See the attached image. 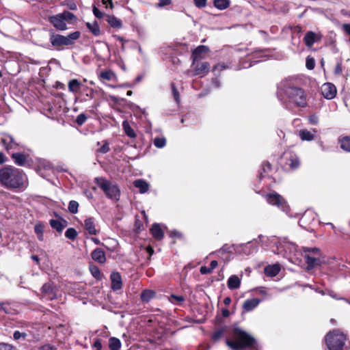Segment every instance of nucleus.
Instances as JSON below:
<instances>
[{
  "label": "nucleus",
  "instance_id": "1",
  "mask_svg": "<svg viewBox=\"0 0 350 350\" xmlns=\"http://www.w3.org/2000/svg\"><path fill=\"white\" fill-rule=\"evenodd\" d=\"M0 184L8 189H23L27 185V177L23 170L7 165L0 169Z\"/></svg>",
  "mask_w": 350,
  "mask_h": 350
},
{
  "label": "nucleus",
  "instance_id": "63",
  "mask_svg": "<svg viewBox=\"0 0 350 350\" xmlns=\"http://www.w3.org/2000/svg\"><path fill=\"white\" fill-rule=\"evenodd\" d=\"M87 90L90 91L89 94H87V96L90 97V98H93L94 96V91L92 88H86Z\"/></svg>",
  "mask_w": 350,
  "mask_h": 350
},
{
  "label": "nucleus",
  "instance_id": "13",
  "mask_svg": "<svg viewBox=\"0 0 350 350\" xmlns=\"http://www.w3.org/2000/svg\"><path fill=\"white\" fill-rule=\"evenodd\" d=\"M208 50V47L204 45H200L195 49L191 55L193 65H194L196 62L206 58Z\"/></svg>",
  "mask_w": 350,
  "mask_h": 350
},
{
  "label": "nucleus",
  "instance_id": "36",
  "mask_svg": "<svg viewBox=\"0 0 350 350\" xmlns=\"http://www.w3.org/2000/svg\"><path fill=\"white\" fill-rule=\"evenodd\" d=\"M155 293L151 290H145L141 294V299L143 301H149L154 296Z\"/></svg>",
  "mask_w": 350,
  "mask_h": 350
},
{
  "label": "nucleus",
  "instance_id": "43",
  "mask_svg": "<svg viewBox=\"0 0 350 350\" xmlns=\"http://www.w3.org/2000/svg\"><path fill=\"white\" fill-rule=\"evenodd\" d=\"M62 5L68 7L70 10H76L77 8V4L72 0H67L62 2Z\"/></svg>",
  "mask_w": 350,
  "mask_h": 350
},
{
  "label": "nucleus",
  "instance_id": "2",
  "mask_svg": "<svg viewBox=\"0 0 350 350\" xmlns=\"http://www.w3.org/2000/svg\"><path fill=\"white\" fill-rule=\"evenodd\" d=\"M232 340H226V345L232 350H240L250 347L255 342V339L243 329L235 327L232 333Z\"/></svg>",
  "mask_w": 350,
  "mask_h": 350
},
{
  "label": "nucleus",
  "instance_id": "51",
  "mask_svg": "<svg viewBox=\"0 0 350 350\" xmlns=\"http://www.w3.org/2000/svg\"><path fill=\"white\" fill-rule=\"evenodd\" d=\"M222 335H223V330L219 329V330L216 331L215 332H214V334H213L212 338L213 340L217 341L221 338Z\"/></svg>",
  "mask_w": 350,
  "mask_h": 350
},
{
  "label": "nucleus",
  "instance_id": "56",
  "mask_svg": "<svg viewBox=\"0 0 350 350\" xmlns=\"http://www.w3.org/2000/svg\"><path fill=\"white\" fill-rule=\"evenodd\" d=\"M342 71V66L340 64H337L336 66L334 72L336 75H340Z\"/></svg>",
  "mask_w": 350,
  "mask_h": 350
},
{
  "label": "nucleus",
  "instance_id": "64",
  "mask_svg": "<svg viewBox=\"0 0 350 350\" xmlns=\"http://www.w3.org/2000/svg\"><path fill=\"white\" fill-rule=\"evenodd\" d=\"M218 265L217 260H212L211 262L210 268L213 270L215 268H216Z\"/></svg>",
  "mask_w": 350,
  "mask_h": 350
},
{
  "label": "nucleus",
  "instance_id": "19",
  "mask_svg": "<svg viewBox=\"0 0 350 350\" xmlns=\"http://www.w3.org/2000/svg\"><path fill=\"white\" fill-rule=\"evenodd\" d=\"M92 258L100 264H104L106 262V257L105 252L100 248L95 249L91 254Z\"/></svg>",
  "mask_w": 350,
  "mask_h": 350
},
{
  "label": "nucleus",
  "instance_id": "27",
  "mask_svg": "<svg viewBox=\"0 0 350 350\" xmlns=\"http://www.w3.org/2000/svg\"><path fill=\"white\" fill-rule=\"evenodd\" d=\"M287 165H288L292 170L297 169L300 165L297 156L295 154H291L289 158L287 159Z\"/></svg>",
  "mask_w": 350,
  "mask_h": 350
},
{
  "label": "nucleus",
  "instance_id": "30",
  "mask_svg": "<svg viewBox=\"0 0 350 350\" xmlns=\"http://www.w3.org/2000/svg\"><path fill=\"white\" fill-rule=\"evenodd\" d=\"M107 22L113 28L120 29L122 27V21L113 16H108Z\"/></svg>",
  "mask_w": 350,
  "mask_h": 350
},
{
  "label": "nucleus",
  "instance_id": "62",
  "mask_svg": "<svg viewBox=\"0 0 350 350\" xmlns=\"http://www.w3.org/2000/svg\"><path fill=\"white\" fill-rule=\"evenodd\" d=\"M39 350H55V349L50 345H44L41 347Z\"/></svg>",
  "mask_w": 350,
  "mask_h": 350
},
{
  "label": "nucleus",
  "instance_id": "26",
  "mask_svg": "<svg viewBox=\"0 0 350 350\" xmlns=\"http://www.w3.org/2000/svg\"><path fill=\"white\" fill-rule=\"evenodd\" d=\"M133 185L139 189L141 193H144L148 191L149 185L142 179H137L133 182Z\"/></svg>",
  "mask_w": 350,
  "mask_h": 350
},
{
  "label": "nucleus",
  "instance_id": "50",
  "mask_svg": "<svg viewBox=\"0 0 350 350\" xmlns=\"http://www.w3.org/2000/svg\"><path fill=\"white\" fill-rule=\"evenodd\" d=\"M87 120V117L85 114L81 113L77 117V122L79 125H82Z\"/></svg>",
  "mask_w": 350,
  "mask_h": 350
},
{
  "label": "nucleus",
  "instance_id": "12",
  "mask_svg": "<svg viewBox=\"0 0 350 350\" xmlns=\"http://www.w3.org/2000/svg\"><path fill=\"white\" fill-rule=\"evenodd\" d=\"M321 91L323 97L328 100L333 99L337 93L336 86L331 83H325L323 84Z\"/></svg>",
  "mask_w": 350,
  "mask_h": 350
},
{
  "label": "nucleus",
  "instance_id": "61",
  "mask_svg": "<svg viewBox=\"0 0 350 350\" xmlns=\"http://www.w3.org/2000/svg\"><path fill=\"white\" fill-rule=\"evenodd\" d=\"M171 3V0H159V6H164Z\"/></svg>",
  "mask_w": 350,
  "mask_h": 350
},
{
  "label": "nucleus",
  "instance_id": "5",
  "mask_svg": "<svg viewBox=\"0 0 350 350\" xmlns=\"http://www.w3.org/2000/svg\"><path fill=\"white\" fill-rule=\"evenodd\" d=\"M346 336L338 330H333L325 336V342L329 350H341L345 345Z\"/></svg>",
  "mask_w": 350,
  "mask_h": 350
},
{
  "label": "nucleus",
  "instance_id": "42",
  "mask_svg": "<svg viewBox=\"0 0 350 350\" xmlns=\"http://www.w3.org/2000/svg\"><path fill=\"white\" fill-rule=\"evenodd\" d=\"M165 144H166V140L163 137L155 138L154 140V145L157 148H163L165 146Z\"/></svg>",
  "mask_w": 350,
  "mask_h": 350
},
{
  "label": "nucleus",
  "instance_id": "18",
  "mask_svg": "<svg viewBox=\"0 0 350 350\" xmlns=\"http://www.w3.org/2000/svg\"><path fill=\"white\" fill-rule=\"evenodd\" d=\"M84 228L91 235H95L97 234L95 219L93 217L87 218L84 221Z\"/></svg>",
  "mask_w": 350,
  "mask_h": 350
},
{
  "label": "nucleus",
  "instance_id": "31",
  "mask_svg": "<svg viewBox=\"0 0 350 350\" xmlns=\"http://www.w3.org/2000/svg\"><path fill=\"white\" fill-rule=\"evenodd\" d=\"M317 35L312 31L308 32L304 37V42L306 44L310 47L316 41Z\"/></svg>",
  "mask_w": 350,
  "mask_h": 350
},
{
  "label": "nucleus",
  "instance_id": "9",
  "mask_svg": "<svg viewBox=\"0 0 350 350\" xmlns=\"http://www.w3.org/2000/svg\"><path fill=\"white\" fill-rule=\"evenodd\" d=\"M267 202L273 206H276L282 211L288 213L290 208L286 204V200L278 193L275 192L268 193L265 196Z\"/></svg>",
  "mask_w": 350,
  "mask_h": 350
},
{
  "label": "nucleus",
  "instance_id": "16",
  "mask_svg": "<svg viewBox=\"0 0 350 350\" xmlns=\"http://www.w3.org/2000/svg\"><path fill=\"white\" fill-rule=\"evenodd\" d=\"M209 68V63L207 62H202L196 66L193 75L204 76L208 72Z\"/></svg>",
  "mask_w": 350,
  "mask_h": 350
},
{
  "label": "nucleus",
  "instance_id": "32",
  "mask_svg": "<svg viewBox=\"0 0 350 350\" xmlns=\"http://www.w3.org/2000/svg\"><path fill=\"white\" fill-rule=\"evenodd\" d=\"M34 230L38 240L42 241L44 240V225L40 222L37 223L34 226Z\"/></svg>",
  "mask_w": 350,
  "mask_h": 350
},
{
  "label": "nucleus",
  "instance_id": "55",
  "mask_svg": "<svg viewBox=\"0 0 350 350\" xmlns=\"http://www.w3.org/2000/svg\"><path fill=\"white\" fill-rule=\"evenodd\" d=\"M26 336L25 333H21L18 331H16L14 332L13 337L15 340H18L21 338H24Z\"/></svg>",
  "mask_w": 350,
  "mask_h": 350
},
{
  "label": "nucleus",
  "instance_id": "52",
  "mask_svg": "<svg viewBox=\"0 0 350 350\" xmlns=\"http://www.w3.org/2000/svg\"><path fill=\"white\" fill-rule=\"evenodd\" d=\"M93 13L94 16L98 18H101L103 16V14L96 7H93Z\"/></svg>",
  "mask_w": 350,
  "mask_h": 350
},
{
  "label": "nucleus",
  "instance_id": "29",
  "mask_svg": "<svg viewBox=\"0 0 350 350\" xmlns=\"http://www.w3.org/2000/svg\"><path fill=\"white\" fill-rule=\"evenodd\" d=\"M214 6L219 10L227 9L230 5V0H213Z\"/></svg>",
  "mask_w": 350,
  "mask_h": 350
},
{
  "label": "nucleus",
  "instance_id": "44",
  "mask_svg": "<svg viewBox=\"0 0 350 350\" xmlns=\"http://www.w3.org/2000/svg\"><path fill=\"white\" fill-rule=\"evenodd\" d=\"M169 299L172 304L182 303L185 300L183 296H178L174 295H172Z\"/></svg>",
  "mask_w": 350,
  "mask_h": 350
},
{
  "label": "nucleus",
  "instance_id": "20",
  "mask_svg": "<svg viewBox=\"0 0 350 350\" xmlns=\"http://www.w3.org/2000/svg\"><path fill=\"white\" fill-rule=\"evenodd\" d=\"M66 224H67L66 221L63 219H51L50 220L51 226L59 232H61L63 231L64 228L66 226Z\"/></svg>",
  "mask_w": 350,
  "mask_h": 350
},
{
  "label": "nucleus",
  "instance_id": "4",
  "mask_svg": "<svg viewBox=\"0 0 350 350\" xmlns=\"http://www.w3.org/2000/svg\"><path fill=\"white\" fill-rule=\"evenodd\" d=\"M94 181L108 198L116 201L120 199V190L116 184L111 183L103 177H97Z\"/></svg>",
  "mask_w": 350,
  "mask_h": 350
},
{
  "label": "nucleus",
  "instance_id": "11",
  "mask_svg": "<svg viewBox=\"0 0 350 350\" xmlns=\"http://www.w3.org/2000/svg\"><path fill=\"white\" fill-rule=\"evenodd\" d=\"M1 142L8 152L12 150H16L19 147L18 143L16 142L14 137L7 133H2Z\"/></svg>",
  "mask_w": 350,
  "mask_h": 350
},
{
  "label": "nucleus",
  "instance_id": "33",
  "mask_svg": "<svg viewBox=\"0 0 350 350\" xmlns=\"http://www.w3.org/2000/svg\"><path fill=\"white\" fill-rule=\"evenodd\" d=\"M86 26L94 36H97L100 35V27L96 22L87 23Z\"/></svg>",
  "mask_w": 350,
  "mask_h": 350
},
{
  "label": "nucleus",
  "instance_id": "21",
  "mask_svg": "<svg viewBox=\"0 0 350 350\" xmlns=\"http://www.w3.org/2000/svg\"><path fill=\"white\" fill-rule=\"evenodd\" d=\"M280 271L279 264L267 265L265 268V273L269 277H274L278 274Z\"/></svg>",
  "mask_w": 350,
  "mask_h": 350
},
{
  "label": "nucleus",
  "instance_id": "25",
  "mask_svg": "<svg viewBox=\"0 0 350 350\" xmlns=\"http://www.w3.org/2000/svg\"><path fill=\"white\" fill-rule=\"evenodd\" d=\"M315 133V130L311 132L306 129H302L299 131V136L302 141H312L314 139Z\"/></svg>",
  "mask_w": 350,
  "mask_h": 350
},
{
  "label": "nucleus",
  "instance_id": "53",
  "mask_svg": "<svg viewBox=\"0 0 350 350\" xmlns=\"http://www.w3.org/2000/svg\"><path fill=\"white\" fill-rule=\"evenodd\" d=\"M200 271L202 274H208L211 273L213 271V270L210 267L202 266L200 267Z\"/></svg>",
  "mask_w": 350,
  "mask_h": 350
},
{
  "label": "nucleus",
  "instance_id": "34",
  "mask_svg": "<svg viewBox=\"0 0 350 350\" xmlns=\"http://www.w3.org/2000/svg\"><path fill=\"white\" fill-rule=\"evenodd\" d=\"M81 86V83L77 79H72L68 82V90L71 92H76Z\"/></svg>",
  "mask_w": 350,
  "mask_h": 350
},
{
  "label": "nucleus",
  "instance_id": "22",
  "mask_svg": "<svg viewBox=\"0 0 350 350\" xmlns=\"http://www.w3.org/2000/svg\"><path fill=\"white\" fill-rule=\"evenodd\" d=\"M11 157L14 163L18 166H24L27 163V157L23 153H12Z\"/></svg>",
  "mask_w": 350,
  "mask_h": 350
},
{
  "label": "nucleus",
  "instance_id": "7",
  "mask_svg": "<svg viewBox=\"0 0 350 350\" xmlns=\"http://www.w3.org/2000/svg\"><path fill=\"white\" fill-rule=\"evenodd\" d=\"M80 36L81 33L78 31L72 32L66 36L53 34L50 38V42L53 46H68L74 44Z\"/></svg>",
  "mask_w": 350,
  "mask_h": 350
},
{
  "label": "nucleus",
  "instance_id": "8",
  "mask_svg": "<svg viewBox=\"0 0 350 350\" xmlns=\"http://www.w3.org/2000/svg\"><path fill=\"white\" fill-rule=\"evenodd\" d=\"M301 256H304L308 265V269H310L319 264L321 254L320 250L317 247H304L303 253L301 252Z\"/></svg>",
  "mask_w": 350,
  "mask_h": 350
},
{
  "label": "nucleus",
  "instance_id": "37",
  "mask_svg": "<svg viewBox=\"0 0 350 350\" xmlns=\"http://www.w3.org/2000/svg\"><path fill=\"white\" fill-rule=\"evenodd\" d=\"M121 347V342L118 338H111L109 339V348L111 350H119Z\"/></svg>",
  "mask_w": 350,
  "mask_h": 350
},
{
  "label": "nucleus",
  "instance_id": "23",
  "mask_svg": "<svg viewBox=\"0 0 350 350\" xmlns=\"http://www.w3.org/2000/svg\"><path fill=\"white\" fill-rule=\"evenodd\" d=\"M227 284L229 289L239 288L241 285V279L237 275H233L228 278Z\"/></svg>",
  "mask_w": 350,
  "mask_h": 350
},
{
  "label": "nucleus",
  "instance_id": "28",
  "mask_svg": "<svg viewBox=\"0 0 350 350\" xmlns=\"http://www.w3.org/2000/svg\"><path fill=\"white\" fill-rule=\"evenodd\" d=\"M122 128L126 134V135L131 138L136 137V133L135 131L131 128L129 122L126 120L123 121L122 122Z\"/></svg>",
  "mask_w": 350,
  "mask_h": 350
},
{
  "label": "nucleus",
  "instance_id": "17",
  "mask_svg": "<svg viewBox=\"0 0 350 350\" xmlns=\"http://www.w3.org/2000/svg\"><path fill=\"white\" fill-rule=\"evenodd\" d=\"M261 302V300L256 298L247 299L243 304V309L244 312H250L256 308Z\"/></svg>",
  "mask_w": 350,
  "mask_h": 350
},
{
  "label": "nucleus",
  "instance_id": "38",
  "mask_svg": "<svg viewBox=\"0 0 350 350\" xmlns=\"http://www.w3.org/2000/svg\"><path fill=\"white\" fill-rule=\"evenodd\" d=\"M340 147L345 151L350 152V137H345L340 140Z\"/></svg>",
  "mask_w": 350,
  "mask_h": 350
},
{
  "label": "nucleus",
  "instance_id": "10",
  "mask_svg": "<svg viewBox=\"0 0 350 350\" xmlns=\"http://www.w3.org/2000/svg\"><path fill=\"white\" fill-rule=\"evenodd\" d=\"M286 93L291 100L299 106H304L306 105V96L301 89L291 87L286 90Z\"/></svg>",
  "mask_w": 350,
  "mask_h": 350
},
{
  "label": "nucleus",
  "instance_id": "60",
  "mask_svg": "<svg viewBox=\"0 0 350 350\" xmlns=\"http://www.w3.org/2000/svg\"><path fill=\"white\" fill-rule=\"evenodd\" d=\"M342 29L346 32V33L350 36V24H343Z\"/></svg>",
  "mask_w": 350,
  "mask_h": 350
},
{
  "label": "nucleus",
  "instance_id": "35",
  "mask_svg": "<svg viewBox=\"0 0 350 350\" xmlns=\"http://www.w3.org/2000/svg\"><path fill=\"white\" fill-rule=\"evenodd\" d=\"M103 246H105L108 250L113 252L115 250L118 243L113 239H107L105 241V243H102Z\"/></svg>",
  "mask_w": 350,
  "mask_h": 350
},
{
  "label": "nucleus",
  "instance_id": "49",
  "mask_svg": "<svg viewBox=\"0 0 350 350\" xmlns=\"http://www.w3.org/2000/svg\"><path fill=\"white\" fill-rule=\"evenodd\" d=\"M0 350H16V348L8 343L1 342Z\"/></svg>",
  "mask_w": 350,
  "mask_h": 350
},
{
  "label": "nucleus",
  "instance_id": "41",
  "mask_svg": "<svg viewBox=\"0 0 350 350\" xmlns=\"http://www.w3.org/2000/svg\"><path fill=\"white\" fill-rule=\"evenodd\" d=\"M92 275L96 279L100 280L101 278V273L99 269L96 266H91L90 267Z\"/></svg>",
  "mask_w": 350,
  "mask_h": 350
},
{
  "label": "nucleus",
  "instance_id": "15",
  "mask_svg": "<svg viewBox=\"0 0 350 350\" xmlns=\"http://www.w3.org/2000/svg\"><path fill=\"white\" fill-rule=\"evenodd\" d=\"M111 288L113 291L120 290L122 286V278L118 272H113L111 274Z\"/></svg>",
  "mask_w": 350,
  "mask_h": 350
},
{
  "label": "nucleus",
  "instance_id": "47",
  "mask_svg": "<svg viewBox=\"0 0 350 350\" xmlns=\"http://www.w3.org/2000/svg\"><path fill=\"white\" fill-rule=\"evenodd\" d=\"M109 144L107 142H104L103 146L98 149V152L102 154H105L109 151Z\"/></svg>",
  "mask_w": 350,
  "mask_h": 350
},
{
  "label": "nucleus",
  "instance_id": "45",
  "mask_svg": "<svg viewBox=\"0 0 350 350\" xmlns=\"http://www.w3.org/2000/svg\"><path fill=\"white\" fill-rule=\"evenodd\" d=\"M315 62L312 57H308L306 58V66L309 70H312L314 68Z\"/></svg>",
  "mask_w": 350,
  "mask_h": 350
},
{
  "label": "nucleus",
  "instance_id": "14",
  "mask_svg": "<svg viewBox=\"0 0 350 350\" xmlns=\"http://www.w3.org/2000/svg\"><path fill=\"white\" fill-rule=\"evenodd\" d=\"M99 80L104 83L105 81H118V76L117 75L111 70H105L101 71L98 74Z\"/></svg>",
  "mask_w": 350,
  "mask_h": 350
},
{
  "label": "nucleus",
  "instance_id": "57",
  "mask_svg": "<svg viewBox=\"0 0 350 350\" xmlns=\"http://www.w3.org/2000/svg\"><path fill=\"white\" fill-rule=\"evenodd\" d=\"M226 66L225 64H217L215 65L214 67H213V70H222L225 68H226Z\"/></svg>",
  "mask_w": 350,
  "mask_h": 350
},
{
  "label": "nucleus",
  "instance_id": "58",
  "mask_svg": "<svg viewBox=\"0 0 350 350\" xmlns=\"http://www.w3.org/2000/svg\"><path fill=\"white\" fill-rule=\"evenodd\" d=\"M94 347L96 349V350H101L102 344L100 340H96L94 342Z\"/></svg>",
  "mask_w": 350,
  "mask_h": 350
},
{
  "label": "nucleus",
  "instance_id": "48",
  "mask_svg": "<svg viewBox=\"0 0 350 350\" xmlns=\"http://www.w3.org/2000/svg\"><path fill=\"white\" fill-rule=\"evenodd\" d=\"M195 5L198 8H205L207 3V0H193Z\"/></svg>",
  "mask_w": 350,
  "mask_h": 350
},
{
  "label": "nucleus",
  "instance_id": "24",
  "mask_svg": "<svg viewBox=\"0 0 350 350\" xmlns=\"http://www.w3.org/2000/svg\"><path fill=\"white\" fill-rule=\"evenodd\" d=\"M150 231L154 239L157 240H161V239H163L164 233L159 224H153L150 229Z\"/></svg>",
  "mask_w": 350,
  "mask_h": 350
},
{
  "label": "nucleus",
  "instance_id": "54",
  "mask_svg": "<svg viewBox=\"0 0 350 350\" xmlns=\"http://www.w3.org/2000/svg\"><path fill=\"white\" fill-rule=\"evenodd\" d=\"M172 92H173V95H174V97L177 103H179V101H180L179 94L178 92V90H176V88H175V86L174 85H172Z\"/></svg>",
  "mask_w": 350,
  "mask_h": 350
},
{
  "label": "nucleus",
  "instance_id": "39",
  "mask_svg": "<svg viewBox=\"0 0 350 350\" xmlns=\"http://www.w3.org/2000/svg\"><path fill=\"white\" fill-rule=\"evenodd\" d=\"M78 235V232L73 228H69L66 230L65 232V236L66 238L70 240H75Z\"/></svg>",
  "mask_w": 350,
  "mask_h": 350
},
{
  "label": "nucleus",
  "instance_id": "59",
  "mask_svg": "<svg viewBox=\"0 0 350 350\" xmlns=\"http://www.w3.org/2000/svg\"><path fill=\"white\" fill-rule=\"evenodd\" d=\"M309 121L311 124H316L318 123V117L316 116H311L310 118H309Z\"/></svg>",
  "mask_w": 350,
  "mask_h": 350
},
{
  "label": "nucleus",
  "instance_id": "6",
  "mask_svg": "<svg viewBox=\"0 0 350 350\" xmlns=\"http://www.w3.org/2000/svg\"><path fill=\"white\" fill-rule=\"evenodd\" d=\"M49 20L57 29L64 31L67 29L66 21H76L77 17L74 14L65 11L61 14L50 16Z\"/></svg>",
  "mask_w": 350,
  "mask_h": 350
},
{
  "label": "nucleus",
  "instance_id": "3",
  "mask_svg": "<svg viewBox=\"0 0 350 350\" xmlns=\"http://www.w3.org/2000/svg\"><path fill=\"white\" fill-rule=\"evenodd\" d=\"M275 244L277 250L275 252L278 254L288 258L291 261L295 263L301 262L300 259L301 252L297 250V245L295 243L284 239L275 243Z\"/></svg>",
  "mask_w": 350,
  "mask_h": 350
},
{
  "label": "nucleus",
  "instance_id": "40",
  "mask_svg": "<svg viewBox=\"0 0 350 350\" xmlns=\"http://www.w3.org/2000/svg\"><path fill=\"white\" fill-rule=\"evenodd\" d=\"M79 203L77 201L72 200L68 204V211L72 213H77L78 211Z\"/></svg>",
  "mask_w": 350,
  "mask_h": 350
},
{
  "label": "nucleus",
  "instance_id": "46",
  "mask_svg": "<svg viewBox=\"0 0 350 350\" xmlns=\"http://www.w3.org/2000/svg\"><path fill=\"white\" fill-rule=\"evenodd\" d=\"M53 291L52 285L50 283L44 284L42 287V292L44 294H49Z\"/></svg>",
  "mask_w": 350,
  "mask_h": 350
}]
</instances>
